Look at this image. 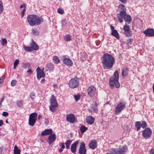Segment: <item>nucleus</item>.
<instances>
[{"mask_svg": "<svg viewBox=\"0 0 154 154\" xmlns=\"http://www.w3.org/2000/svg\"><path fill=\"white\" fill-rule=\"evenodd\" d=\"M69 86L72 88H74L78 87L79 85V79L77 78L72 79L69 83Z\"/></svg>", "mask_w": 154, "mask_h": 154, "instance_id": "obj_6", "label": "nucleus"}, {"mask_svg": "<svg viewBox=\"0 0 154 154\" xmlns=\"http://www.w3.org/2000/svg\"><path fill=\"white\" fill-rule=\"evenodd\" d=\"M36 120L30 119H29V124L30 125L33 126L34 125Z\"/></svg>", "mask_w": 154, "mask_h": 154, "instance_id": "obj_33", "label": "nucleus"}, {"mask_svg": "<svg viewBox=\"0 0 154 154\" xmlns=\"http://www.w3.org/2000/svg\"><path fill=\"white\" fill-rule=\"evenodd\" d=\"M37 114L35 112H34L30 114L29 116V119L36 120Z\"/></svg>", "mask_w": 154, "mask_h": 154, "instance_id": "obj_24", "label": "nucleus"}, {"mask_svg": "<svg viewBox=\"0 0 154 154\" xmlns=\"http://www.w3.org/2000/svg\"><path fill=\"white\" fill-rule=\"evenodd\" d=\"M119 75L118 71H116L112 77L110 79L109 83L112 87H113L115 85L116 88H118L120 86V84L118 82Z\"/></svg>", "mask_w": 154, "mask_h": 154, "instance_id": "obj_3", "label": "nucleus"}, {"mask_svg": "<svg viewBox=\"0 0 154 154\" xmlns=\"http://www.w3.org/2000/svg\"><path fill=\"white\" fill-rule=\"evenodd\" d=\"M110 29L111 30L112 32L114 30H116L115 29H114V27L113 26H112V25H111L110 26Z\"/></svg>", "mask_w": 154, "mask_h": 154, "instance_id": "obj_52", "label": "nucleus"}, {"mask_svg": "<svg viewBox=\"0 0 154 154\" xmlns=\"http://www.w3.org/2000/svg\"><path fill=\"white\" fill-rule=\"evenodd\" d=\"M19 63V60L18 59L16 60L14 63V68L15 69L18 65Z\"/></svg>", "mask_w": 154, "mask_h": 154, "instance_id": "obj_37", "label": "nucleus"}, {"mask_svg": "<svg viewBox=\"0 0 154 154\" xmlns=\"http://www.w3.org/2000/svg\"><path fill=\"white\" fill-rule=\"evenodd\" d=\"M53 133L52 130L51 129H47L42 131L41 134L42 136L50 135Z\"/></svg>", "mask_w": 154, "mask_h": 154, "instance_id": "obj_17", "label": "nucleus"}, {"mask_svg": "<svg viewBox=\"0 0 154 154\" xmlns=\"http://www.w3.org/2000/svg\"><path fill=\"white\" fill-rule=\"evenodd\" d=\"M94 119L91 116H89L86 119V122L89 125H91L94 122Z\"/></svg>", "mask_w": 154, "mask_h": 154, "instance_id": "obj_20", "label": "nucleus"}, {"mask_svg": "<svg viewBox=\"0 0 154 154\" xmlns=\"http://www.w3.org/2000/svg\"><path fill=\"white\" fill-rule=\"evenodd\" d=\"M119 1L123 3H125V0H119Z\"/></svg>", "mask_w": 154, "mask_h": 154, "instance_id": "obj_63", "label": "nucleus"}, {"mask_svg": "<svg viewBox=\"0 0 154 154\" xmlns=\"http://www.w3.org/2000/svg\"><path fill=\"white\" fill-rule=\"evenodd\" d=\"M74 97L76 101H77L80 99V95L79 94L75 95Z\"/></svg>", "mask_w": 154, "mask_h": 154, "instance_id": "obj_45", "label": "nucleus"}, {"mask_svg": "<svg viewBox=\"0 0 154 154\" xmlns=\"http://www.w3.org/2000/svg\"><path fill=\"white\" fill-rule=\"evenodd\" d=\"M102 62L103 67L105 69H110L112 68L114 63L112 56L109 54L105 53L103 56Z\"/></svg>", "mask_w": 154, "mask_h": 154, "instance_id": "obj_1", "label": "nucleus"}, {"mask_svg": "<svg viewBox=\"0 0 154 154\" xmlns=\"http://www.w3.org/2000/svg\"><path fill=\"white\" fill-rule=\"evenodd\" d=\"M33 34L35 35H38L39 34V32L36 29H32Z\"/></svg>", "mask_w": 154, "mask_h": 154, "instance_id": "obj_42", "label": "nucleus"}, {"mask_svg": "<svg viewBox=\"0 0 154 154\" xmlns=\"http://www.w3.org/2000/svg\"><path fill=\"white\" fill-rule=\"evenodd\" d=\"M7 41L5 38H3L1 41V44L2 46H4L7 44Z\"/></svg>", "mask_w": 154, "mask_h": 154, "instance_id": "obj_38", "label": "nucleus"}, {"mask_svg": "<svg viewBox=\"0 0 154 154\" xmlns=\"http://www.w3.org/2000/svg\"><path fill=\"white\" fill-rule=\"evenodd\" d=\"M125 103H120L117 105L115 109V113L116 115L119 114L121 111L124 109Z\"/></svg>", "mask_w": 154, "mask_h": 154, "instance_id": "obj_8", "label": "nucleus"}, {"mask_svg": "<svg viewBox=\"0 0 154 154\" xmlns=\"http://www.w3.org/2000/svg\"><path fill=\"white\" fill-rule=\"evenodd\" d=\"M79 152L80 154H86L87 150L85 143L81 142L79 149Z\"/></svg>", "mask_w": 154, "mask_h": 154, "instance_id": "obj_13", "label": "nucleus"}, {"mask_svg": "<svg viewBox=\"0 0 154 154\" xmlns=\"http://www.w3.org/2000/svg\"><path fill=\"white\" fill-rule=\"evenodd\" d=\"M66 120L71 123H73L75 120V118L74 115L71 114L67 115Z\"/></svg>", "mask_w": 154, "mask_h": 154, "instance_id": "obj_15", "label": "nucleus"}, {"mask_svg": "<svg viewBox=\"0 0 154 154\" xmlns=\"http://www.w3.org/2000/svg\"><path fill=\"white\" fill-rule=\"evenodd\" d=\"M26 10L25 9H23L21 12V18H23L24 15V13L25 12Z\"/></svg>", "mask_w": 154, "mask_h": 154, "instance_id": "obj_48", "label": "nucleus"}, {"mask_svg": "<svg viewBox=\"0 0 154 154\" xmlns=\"http://www.w3.org/2000/svg\"><path fill=\"white\" fill-rule=\"evenodd\" d=\"M22 67L24 68H29L30 67V64L29 63H23L22 65Z\"/></svg>", "mask_w": 154, "mask_h": 154, "instance_id": "obj_29", "label": "nucleus"}, {"mask_svg": "<svg viewBox=\"0 0 154 154\" xmlns=\"http://www.w3.org/2000/svg\"><path fill=\"white\" fill-rule=\"evenodd\" d=\"M17 106L19 107H21L23 105V102L22 100H19L17 102Z\"/></svg>", "mask_w": 154, "mask_h": 154, "instance_id": "obj_43", "label": "nucleus"}, {"mask_svg": "<svg viewBox=\"0 0 154 154\" xmlns=\"http://www.w3.org/2000/svg\"><path fill=\"white\" fill-rule=\"evenodd\" d=\"M14 154H20V150L18 149L16 145L14 146Z\"/></svg>", "mask_w": 154, "mask_h": 154, "instance_id": "obj_26", "label": "nucleus"}, {"mask_svg": "<svg viewBox=\"0 0 154 154\" xmlns=\"http://www.w3.org/2000/svg\"><path fill=\"white\" fill-rule=\"evenodd\" d=\"M63 151V150L62 149H60L59 150V152L60 153L61 152Z\"/></svg>", "mask_w": 154, "mask_h": 154, "instance_id": "obj_64", "label": "nucleus"}, {"mask_svg": "<svg viewBox=\"0 0 154 154\" xmlns=\"http://www.w3.org/2000/svg\"><path fill=\"white\" fill-rule=\"evenodd\" d=\"M5 77L4 76L0 77V84L2 83L3 82L4 79Z\"/></svg>", "mask_w": 154, "mask_h": 154, "instance_id": "obj_49", "label": "nucleus"}, {"mask_svg": "<svg viewBox=\"0 0 154 154\" xmlns=\"http://www.w3.org/2000/svg\"><path fill=\"white\" fill-rule=\"evenodd\" d=\"M143 33L146 36H154V29L152 28H148L143 32Z\"/></svg>", "mask_w": 154, "mask_h": 154, "instance_id": "obj_11", "label": "nucleus"}, {"mask_svg": "<svg viewBox=\"0 0 154 154\" xmlns=\"http://www.w3.org/2000/svg\"><path fill=\"white\" fill-rule=\"evenodd\" d=\"M30 45H31V47L32 48L33 51V50H37L38 48V47L33 40H32V42L30 44Z\"/></svg>", "mask_w": 154, "mask_h": 154, "instance_id": "obj_23", "label": "nucleus"}, {"mask_svg": "<svg viewBox=\"0 0 154 154\" xmlns=\"http://www.w3.org/2000/svg\"><path fill=\"white\" fill-rule=\"evenodd\" d=\"M50 105L49 106L50 110L54 112L57 111L58 104L57 103L56 98L54 95H52L50 99Z\"/></svg>", "mask_w": 154, "mask_h": 154, "instance_id": "obj_4", "label": "nucleus"}, {"mask_svg": "<svg viewBox=\"0 0 154 154\" xmlns=\"http://www.w3.org/2000/svg\"><path fill=\"white\" fill-rule=\"evenodd\" d=\"M141 127L143 128H145L147 126V125L146 122L145 121H142L141 123Z\"/></svg>", "mask_w": 154, "mask_h": 154, "instance_id": "obj_36", "label": "nucleus"}, {"mask_svg": "<svg viewBox=\"0 0 154 154\" xmlns=\"http://www.w3.org/2000/svg\"><path fill=\"white\" fill-rule=\"evenodd\" d=\"M27 72L29 74V75H31L32 72V71L31 70V69H28L27 71Z\"/></svg>", "mask_w": 154, "mask_h": 154, "instance_id": "obj_54", "label": "nucleus"}, {"mask_svg": "<svg viewBox=\"0 0 154 154\" xmlns=\"http://www.w3.org/2000/svg\"><path fill=\"white\" fill-rule=\"evenodd\" d=\"M43 70L40 69L39 67L36 69L37 72V76L38 79L40 80L41 78H44L45 77V73L43 72L44 68Z\"/></svg>", "mask_w": 154, "mask_h": 154, "instance_id": "obj_12", "label": "nucleus"}, {"mask_svg": "<svg viewBox=\"0 0 154 154\" xmlns=\"http://www.w3.org/2000/svg\"><path fill=\"white\" fill-rule=\"evenodd\" d=\"M143 136L146 138H148L150 137L152 134L151 130L149 128H146L142 132Z\"/></svg>", "mask_w": 154, "mask_h": 154, "instance_id": "obj_9", "label": "nucleus"}, {"mask_svg": "<svg viewBox=\"0 0 154 154\" xmlns=\"http://www.w3.org/2000/svg\"><path fill=\"white\" fill-rule=\"evenodd\" d=\"M91 110L92 111L93 110L95 112H96L97 111V106L95 104H92L91 106Z\"/></svg>", "mask_w": 154, "mask_h": 154, "instance_id": "obj_35", "label": "nucleus"}, {"mask_svg": "<svg viewBox=\"0 0 154 154\" xmlns=\"http://www.w3.org/2000/svg\"><path fill=\"white\" fill-rule=\"evenodd\" d=\"M71 143V141L69 140H66V142L65 143V144L66 145V149H69Z\"/></svg>", "mask_w": 154, "mask_h": 154, "instance_id": "obj_30", "label": "nucleus"}, {"mask_svg": "<svg viewBox=\"0 0 154 154\" xmlns=\"http://www.w3.org/2000/svg\"><path fill=\"white\" fill-rule=\"evenodd\" d=\"M45 124H48V123L49 122V121H48V120L46 119H45Z\"/></svg>", "mask_w": 154, "mask_h": 154, "instance_id": "obj_61", "label": "nucleus"}, {"mask_svg": "<svg viewBox=\"0 0 154 154\" xmlns=\"http://www.w3.org/2000/svg\"><path fill=\"white\" fill-rule=\"evenodd\" d=\"M3 124V121L2 120H0V127L2 126Z\"/></svg>", "mask_w": 154, "mask_h": 154, "instance_id": "obj_59", "label": "nucleus"}, {"mask_svg": "<svg viewBox=\"0 0 154 154\" xmlns=\"http://www.w3.org/2000/svg\"><path fill=\"white\" fill-rule=\"evenodd\" d=\"M119 8L121 9L120 14H117L118 18V20L119 22L122 23L123 21V19L125 21V6L122 4L119 5Z\"/></svg>", "mask_w": 154, "mask_h": 154, "instance_id": "obj_5", "label": "nucleus"}, {"mask_svg": "<svg viewBox=\"0 0 154 154\" xmlns=\"http://www.w3.org/2000/svg\"><path fill=\"white\" fill-rule=\"evenodd\" d=\"M58 12L61 14H62L64 13V11L61 8H59L57 9Z\"/></svg>", "mask_w": 154, "mask_h": 154, "instance_id": "obj_44", "label": "nucleus"}, {"mask_svg": "<svg viewBox=\"0 0 154 154\" xmlns=\"http://www.w3.org/2000/svg\"><path fill=\"white\" fill-rule=\"evenodd\" d=\"M149 153L150 154H154V150L152 149L149 151Z\"/></svg>", "mask_w": 154, "mask_h": 154, "instance_id": "obj_53", "label": "nucleus"}, {"mask_svg": "<svg viewBox=\"0 0 154 154\" xmlns=\"http://www.w3.org/2000/svg\"><path fill=\"white\" fill-rule=\"evenodd\" d=\"M3 9V3L1 1H0V14H1Z\"/></svg>", "mask_w": 154, "mask_h": 154, "instance_id": "obj_39", "label": "nucleus"}, {"mask_svg": "<svg viewBox=\"0 0 154 154\" xmlns=\"http://www.w3.org/2000/svg\"><path fill=\"white\" fill-rule=\"evenodd\" d=\"M61 145H60V146H61V147L62 149H64L65 147V146H64V143H61Z\"/></svg>", "mask_w": 154, "mask_h": 154, "instance_id": "obj_55", "label": "nucleus"}, {"mask_svg": "<svg viewBox=\"0 0 154 154\" xmlns=\"http://www.w3.org/2000/svg\"><path fill=\"white\" fill-rule=\"evenodd\" d=\"M135 126L137 131H139L141 128V123L140 122H136L135 123Z\"/></svg>", "mask_w": 154, "mask_h": 154, "instance_id": "obj_22", "label": "nucleus"}, {"mask_svg": "<svg viewBox=\"0 0 154 154\" xmlns=\"http://www.w3.org/2000/svg\"><path fill=\"white\" fill-rule=\"evenodd\" d=\"M56 139L55 134L54 133H52L49 136L47 142L48 144L50 145L55 141Z\"/></svg>", "mask_w": 154, "mask_h": 154, "instance_id": "obj_14", "label": "nucleus"}, {"mask_svg": "<svg viewBox=\"0 0 154 154\" xmlns=\"http://www.w3.org/2000/svg\"><path fill=\"white\" fill-rule=\"evenodd\" d=\"M4 98V97H3L2 98H1L0 99V106H1L2 105V102L3 101Z\"/></svg>", "mask_w": 154, "mask_h": 154, "instance_id": "obj_51", "label": "nucleus"}, {"mask_svg": "<svg viewBox=\"0 0 154 154\" xmlns=\"http://www.w3.org/2000/svg\"><path fill=\"white\" fill-rule=\"evenodd\" d=\"M17 84V81L16 80H12L11 82V85L12 86H14Z\"/></svg>", "mask_w": 154, "mask_h": 154, "instance_id": "obj_46", "label": "nucleus"}, {"mask_svg": "<svg viewBox=\"0 0 154 154\" xmlns=\"http://www.w3.org/2000/svg\"><path fill=\"white\" fill-rule=\"evenodd\" d=\"M111 34L118 39H119V37L118 31L116 30L111 32Z\"/></svg>", "mask_w": 154, "mask_h": 154, "instance_id": "obj_25", "label": "nucleus"}, {"mask_svg": "<svg viewBox=\"0 0 154 154\" xmlns=\"http://www.w3.org/2000/svg\"><path fill=\"white\" fill-rule=\"evenodd\" d=\"M64 64L68 66H71L72 65V61L69 59L65 58L63 60Z\"/></svg>", "mask_w": 154, "mask_h": 154, "instance_id": "obj_18", "label": "nucleus"}, {"mask_svg": "<svg viewBox=\"0 0 154 154\" xmlns=\"http://www.w3.org/2000/svg\"><path fill=\"white\" fill-rule=\"evenodd\" d=\"M125 151V149L123 147L122 148H111L110 150V154H123Z\"/></svg>", "mask_w": 154, "mask_h": 154, "instance_id": "obj_7", "label": "nucleus"}, {"mask_svg": "<svg viewBox=\"0 0 154 154\" xmlns=\"http://www.w3.org/2000/svg\"><path fill=\"white\" fill-rule=\"evenodd\" d=\"M42 117V116H41V115H39L38 116V120H39L41 119Z\"/></svg>", "mask_w": 154, "mask_h": 154, "instance_id": "obj_60", "label": "nucleus"}, {"mask_svg": "<svg viewBox=\"0 0 154 154\" xmlns=\"http://www.w3.org/2000/svg\"><path fill=\"white\" fill-rule=\"evenodd\" d=\"M53 62L56 63H58L60 62V60L58 57L56 56H54L53 59Z\"/></svg>", "mask_w": 154, "mask_h": 154, "instance_id": "obj_28", "label": "nucleus"}, {"mask_svg": "<svg viewBox=\"0 0 154 154\" xmlns=\"http://www.w3.org/2000/svg\"><path fill=\"white\" fill-rule=\"evenodd\" d=\"M28 22L31 26L35 25H38L43 21V20L42 17H39L34 15H30L27 17Z\"/></svg>", "mask_w": 154, "mask_h": 154, "instance_id": "obj_2", "label": "nucleus"}, {"mask_svg": "<svg viewBox=\"0 0 154 154\" xmlns=\"http://www.w3.org/2000/svg\"><path fill=\"white\" fill-rule=\"evenodd\" d=\"M8 113L6 112H3L2 113V115L4 116H5V117L6 116H8Z\"/></svg>", "mask_w": 154, "mask_h": 154, "instance_id": "obj_50", "label": "nucleus"}, {"mask_svg": "<svg viewBox=\"0 0 154 154\" xmlns=\"http://www.w3.org/2000/svg\"><path fill=\"white\" fill-rule=\"evenodd\" d=\"M79 143L78 140H77L72 144L71 146V151L73 153H75L76 151L77 145Z\"/></svg>", "mask_w": 154, "mask_h": 154, "instance_id": "obj_16", "label": "nucleus"}, {"mask_svg": "<svg viewBox=\"0 0 154 154\" xmlns=\"http://www.w3.org/2000/svg\"><path fill=\"white\" fill-rule=\"evenodd\" d=\"M35 93H31L30 94V97H34L35 96Z\"/></svg>", "mask_w": 154, "mask_h": 154, "instance_id": "obj_58", "label": "nucleus"}, {"mask_svg": "<svg viewBox=\"0 0 154 154\" xmlns=\"http://www.w3.org/2000/svg\"><path fill=\"white\" fill-rule=\"evenodd\" d=\"M88 95L91 97L95 96L96 94V88L94 86H90L88 87Z\"/></svg>", "mask_w": 154, "mask_h": 154, "instance_id": "obj_10", "label": "nucleus"}, {"mask_svg": "<svg viewBox=\"0 0 154 154\" xmlns=\"http://www.w3.org/2000/svg\"><path fill=\"white\" fill-rule=\"evenodd\" d=\"M87 129V128L84 125L82 126L80 128V130L82 133H84Z\"/></svg>", "mask_w": 154, "mask_h": 154, "instance_id": "obj_34", "label": "nucleus"}, {"mask_svg": "<svg viewBox=\"0 0 154 154\" xmlns=\"http://www.w3.org/2000/svg\"><path fill=\"white\" fill-rule=\"evenodd\" d=\"M3 151V148L2 147H0V154Z\"/></svg>", "mask_w": 154, "mask_h": 154, "instance_id": "obj_62", "label": "nucleus"}, {"mask_svg": "<svg viewBox=\"0 0 154 154\" xmlns=\"http://www.w3.org/2000/svg\"><path fill=\"white\" fill-rule=\"evenodd\" d=\"M23 48L25 51L27 52H31L33 51L32 48L30 47H27L25 45H23Z\"/></svg>", "mask_w": 154, "mask_h": 154, "instance_id": "obj_31", "label": "nucleus"}, {"mask_svg": "<svg viewBox=\"0 0 154 154\" xmlns=\"http://www.w3.org/2000/svg\"><path fill=\"white\" fill-rule=\"evenodd\" d=\"M26 7V6L24 4H23L21 5L20 6V8H23L24 9H25Z\"/></svg>", "mask_w": 154, "mask_h": 154, "instance_id": "obj_57", "label": "nucleus"}, {"mask_svg": "<svg viewBox=\"0 0 154 154\" xmlns=\"http://www.w3.org/2000/svg\"><path fill=\"white\" fill-rule=\"evenodd\" d=\"M125 70L124 69H122V75L123 76H124V75H125Z\"/></svg>", "mask_w": 154, "mask_h": 154, "instance_id": "obj_56", "label": "nucleus"}, {"mask_svg": "<svg viewBox=\"0 0 154 154\" xmlns=\"http://www.w3.org/2000/svg\"><path fill=\"white\" fill-rule=\"evenodd\" d=\"M47 66L48 68V70L50 71H52L54 68V66L53 64L51 63H48Z\"/></svg>", "mask_w": 154, "mask_h": 154, "instance_id": "obj_32", "label": "nucleus"}, {"mask_svg": "<svg viewBox=\"0 0 154 154\" xmlns=\"http://www.w3.org/2000/svg\"><path fill=\"white\" fill-rule=\"evenodd\" d=\"M71 37L70 35H66L65 37V40L66 41H69L71 40Z\"/></svg>", "mask_w": 154, "mask_h": 154, "instance_id": "obj_40", "label": "nucleus"}, {"mask_svg": "<svg viewBox=\"0 0 154 154\" xmlns=\"http://www.w3.org/2000/svg\"><path fill=\"white\" fill-rule=\"evenodd\" d=\"M132 18L128 14H126V22H127L129 24L131 21Z\"/></svg>", "mask_w": 154, "mask_h": 154, "instance_id": "obj_27", "label": "nucleus"}, {"mask_svg": "<svg viewBox=\"0 0 154 154\" xmlns=\"http://www.w3.org/2000/svg\"><path fill=\"white\" fill-rule=\"evenodd\" d=\"M61 22L62 26H65L67 24V21L66 19H64L62 20Z\"/></svg>", "mask_w": 154, "mask_h": 154, "instance_id": "obj_41", "label": "nucleus"}, {"mask_svg": "<svg viewBox=\"0 0 154 154\" xmlns=\"http://www.w3.org/2000/svg\"><path fill=\"white\" fill-rule=\"evenodd\" d=\"M132 35V32L128 25H126V36L130 37Z\"/></svg>", "mask_w": 154, "mask_h": 154, "instance_id": "obj_19", "label": "nucleus"}, {"mask_svg": "<svg viewBox=\"0 0 154 154\" xmlns=\"http://www.w3.org/2000/svg\"><path fill=\"white\" fill-rule=\"evenodd\" d=\"M133 41V39L132 38H129L127 40V43L129 45V44H131Z\"/></svg>", "mask_w": 154, "mask_h": 154, "instance_id": "obj_47", "label": "nucleus"}, {"mask_svg": "<svg viewBox=\"0 0 154 154\" xmlns=\"http://www.w3.org/2000/svg\"><path fill=\"white\" fill-rule=\"evenodd\" d=\"M89 147L92 149H94L97 147V142L96 140H93L89 144Z\"/></svg>", "mask_w": 154, "mask_h": 154, "instance_id": "obj_21", "label": "nucleus"}]
</instances>
